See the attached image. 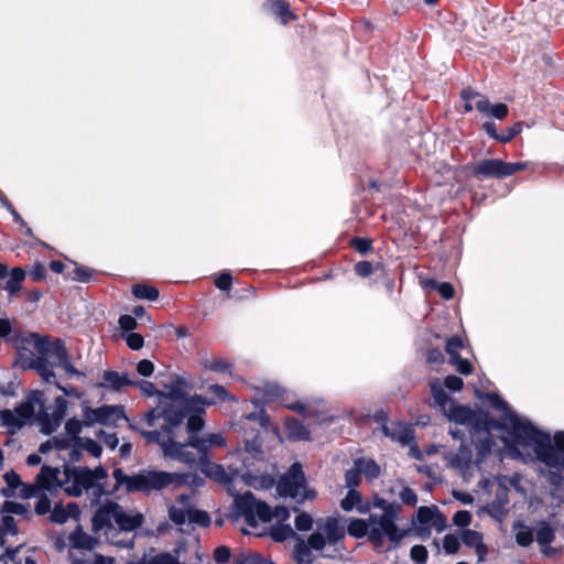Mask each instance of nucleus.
<instances>
[{
	"label": "nucleus",
	"mask_w": 564,
	"mask_h": 564,
	"mask_svg": "<svg viewBox=\"0 0 564 564\" xmlns=\"http://www.w3.org/2000/svg\"><path fill=\"white\" fill-rule=\"evenodd\" d=\"M198 464L202 473L224 485L230 486L237 481H242L247 486L258 489L270 487L273 482L268 475H253L250 471L240 473L238 470L227 473L221 465L212 463L209 457L198 458Z\"/></svg>",
	"instance_id": "nucleus-11"
},
{
	"label": "nucleus",
	"mask_w": 564,
	"mask_h": 564,
	"mask_svg": "<svg viewBox=\"0 0 564 564\" xmlns=\"http://www.w3.org/2000/svg\"><path fill=\"white\" fill-rule=\"evenodd\" d=\"M411 558L416 564H425V562L427 560V550H426V547L423 546V545H414L411 549Z\"/></svg>",
	"instance_id": "nucleus-54"
},
{
	"label": "nucleus",
	"mask_w": 564,
	"mask_h": 564,
	"mask_svg": "<svg viewBox=\"0 0 564 564\" xmlns=\"http://www.w3.org/2000/svg\"><path fill=\"white\" fill-rule=\"evenodd\" d=\"M280 496L300 498L301 500L314 499L316 492L305 487V476L300 463H294L284 474L276 486Z\"/></svg>",
	"instance_id": "nucleus-13"
},
{
	"label": "nucleus",
	"mask_w": 564,
	"mask_h": 564,
	"mask_svg": "<svg viewBox=\"0 0 564 564\" xmlns=\"http://www.w3.org/2000/svg\"><path fill=\"white\" fill-rule=\"evenodd\" d=\"M516 541L521 546H529L533 542V531L527 527L519 524L514 528Z\"/></svg>",
	"instance_id": "nucleus-37"
},
{
	"label": "nucleus",
	"mask_w": 564,
	"mask_h": 564,
	"mask_svg": "<svg viewBox=\"0 0 564 564\" xmlns=\"http://www.w3.org/2000/svg\"><path fill=\"white\" fill-rule=\"evenodd\" d=\"M462 540L458 534H446L443 538V550L446 554L452 555L458 553L460 550Z\"/></svg>",
	"instance_id": "nucleus-36"
},
{
	"label": "nucleus",
	"mask_w": 564,
	"mask_h": 564,
	"mask_svg": "<svg viewBox=\"0 0 564 564\" xmlns=\"http://www.w3.org/2000/svg\"><path fill=\"white\" fill-rule=\"evenodd\" d=\"M52 448L67 449V448H69V442L67 440H64V438L54 437L52 440L46 441L45 443H42L40 445L39 451L41 453H47Z\"/></svg>",
	"instance_id": "nucleus-44"
},
{
	"label": "nucleus",
	"mask_w": 564,
	"mask_h": 564,
	"mask_svg": "<svg viewBox=\"0 0 564 564\" xmlns=\"http://www.w3.org/2000/svg\"><path fill=\"white\" fill-rule=\"evenodd\" d=\"M132 293L138 299L155 301L159 297V290L147 284H137L132 289Z\"/></svg>",
	"instance_id": "nucleus-35"
},
{
	"label": "nucleus",
	"mask_w": 564,
	"mask_h": 564,
	"mask_svg": "<svg viewBox=\"0 0 564 564\" xmlns=\"http://www.w3.org/2000/svg\"><path fill=\"white\" fill-rule=\"evenodd\" d=\"M399 514H370V543L376 549H390L398 545L408 534L406 529L398 527Z\"/></svg>",
	"instance_id": "nucleus-10"
},
{
	"label": "nucleus",
	"mask_w": 564,
	"mask_h": 564,
	"mask_svg": "<svg viewBox=\"0 0 564 564\" xmlns=\"http://www.w3.org/2000/svg\"><path fill=\"white\" fill-rule=\"evenodd\" d=\"M444 386L452 391H460L463 389V379L457 376H447Z\"/></svg>",
	"instance_id": "nucleus-63"
},
{
	"label": "nucleus",
	"mask_w": 564,
	"mask_h": 564,
	"mask_svg": "<svg viewBox=\"0 0 564 564\" xmlns=\"http://www.w3.org/2000/svg\"><path fill=\"white\" fill-rule=\"evenodd\" d=\"M140 391L142 392V394L147 395V397H152L154 394H158L160 392H158L156 390V387L154 386V383L150 382V381H135V384Z\"/></svg>",
	"instance_id": "nucleus-60"
},
{
	"label": "nucleus",
	"mask_w": 564,
	"mask_h": 564,
	"mask_svg": "<svg viewBox=\"0 0 564 564\" xmlns=\"http://www.w3.org/2000/svg\"><path fill=\"white\" fill-rule=\"evenodd\" d=\"M283 405L288 409H291V410L302 414L304 417H310L315 414L314 411L307 404L302 403V402L283 403Z\"/></svg>",
	"instance_id": "nucleus-53"
},
{
	"label": "nucleus",
	"mask_w": 564,
	"mask_h": 564,
	"mask_svg": "<svg viewBox=\"0 0 564 564\" xmlns=\"http://www.w3.org/2000/svg\"><path fill=\"white\" fill-rule=\"evenodd\" d=\"M412 525L421 535H430L432 530L442 532L447 527L446 517L436 506H422L417 509L416 514L412 518Z\"/></svg>",
	"instance_id": "nucleus-16"
},
{
	"label": "nucleus",
	"mask_w": 564,
	"mask_h": 564,
	"mask_svg": "<svg viewBox=\"0 0 564 564\" xmlns=\"http://www.w3.org/2000/svg\"><path fill=\"white\" fill-rule=\"evenodd\" d=\"M355 462L361 475L364 474L368 480L376 479L380 475V467L375 460L359 458Z\"/></svg>",
	"instance_id": "nucleus-32"
},
{
	"label": "nucleus",
	"mask_w": 564,
	"mask_h": 564,
	"mask_svg": "<svg viewBox=\"0 0 564 564\" xmlns=\"http://www.w3.org/2000/svg\"><path fill=\"white\" fill-rule=\"evenodd\" d=\"M390 492L392 495L397 494L402 503L406 506L414 507L417 503L416 492L412 488L405 486L403 481H397L393 487H391Z\"/></svg>",
	"instance_id": "nucleus-28"
},
{
	"label": "nucleus",
	"mask_w": 564,
	"mask_h": 564,
	"mask_svg": "<svg viewBox=\"0 0 564 564\" xmlns=\"http://www.w3.org/2000/svg\"><path fill=\"white\" fill-rule=\"evenodd\" d=\"M169 518L177 525L189 522L199 527H208L210 523L208 513L196 509L189 495L177 496L176 505L169 508Z\"/></svg>",
	"instance_id": "nucleus-12"
},
{
	"label": "nucleus",
	"mask_w": 564,
	"mask_h": 564,
	"mask_svg": "<svg viewBox=\"0 0 564 564\" xmlns=\"http://www.w3.org/2000/svg\"><path fill=\"white\" fill-rule=\"evenodd\" d=\"M214 404V400H207L200 395H192L186 402L185 406L181 410L187 416V431L189 433H196L204 426L203 414H205V408Z\"/></svg>",
	"instance_id": "nucleus-19"
},
{
	"label": "nucleus",
	"mask_w": 564,
	"mask_h": 564,
	"mask_svg": "<svg viewBox=\"0 0 564 564\" xmlns=\"http://www.w3.org/2000/svg\"><path fill=\"white\" fill-rule=\"evenodd\" d=\"M137 371L139 375H141L143 377H149L154 371V365L152 361H150L148 359H142L137 365Z\"/></svg>",
	"instance_id": "nucleus-64"
},
{
	"label": "nucleus",
	"mask_w": 564,
	"mask_h": 564,
	"mask_svg": "<svg viewBox=\"0 0 564 564\" xmlns=\"http://www.w3.org/2000/svg\"><path fill=\"white\" fill-rule=\"evenodd\" d=\"M93 275V271L85 267H77L73 271L72 279L79 282H88Z\"/></svg>",
	"instance_id": "nucleus-58"
},
{
	"label": "nucleus",
	"mask_w": 564,
	"mask_h": 564,
	"mask_svg": "<svg viewBox=\"0 0 564 564\" xmlns=\"http://www.w3.org/2000/svg\"><path fill=\"white\" fill-rule=\"evenodd\" d=\"M175 444L184 445L185 449H183V453L187 455L189 458H192L191 462H186L184 459H180L181 462L185 464H194L196 462V457L194 454L188 452V447H193L198 453V458L208 457V451L212 447H224L226 445V441L224 436L219 433H213L208 434L205 437H197L195 435H191L188 438V442L186 444L177 443L174 441Z\"/></svg>",
	"instance_id": "nucleus-17"
},
{
	"label": "nucleus",
	"mask_w": 564,
	"mask_h": 564,
	"mask_svg": "<svg viewBox=\"0 0 564 564\" xmlns=\"http://www.w3.org/2000/svg\"><path fill=\"white\" fill-rule=\"evenodd\" d=\"M134 384L135 381L131 380L128 373H120L113 370H106L102 373V381L99 382L97 387L100 389L119 392L123 388Z\"/></svg>",
	"instance_id": "nucleus-23"
},
{
	"label": "nucleus",
	"mask_w": 564,
	"mask_h": 564,
	"mask_svg": "<svg viewBox=\"0 0 564 564\" xmlns=\"http://www.w3.org/2000/svg\"><path fill=\"white\" fill-rule=\"evenodd\" d=\"M74 446L82 447L83 449L87 451L94 457H99L102 452V448L98 442H96L91 438H86V437L78 438L77 443Z\"/></svg>",
	"instance_id": "nucleus-38"
},
{
	"label": "nucleus",
	"mask_w": 564,
	"mask_h": 564,
	"mask_svg": "<svg viewBox=\"0 0 564 564\" xmlns=\"http://www.w3.org/2000/svg\"><path fill=\"white\" fill-rule=\"evenodd\" d=\"M360 476H361V471H359V468L356 466V463H355L354 467L351 469L347 470V473L345 475L346 486L349 489H355L360 482Z\"/></svg>",
	"instance_id": "nucleus-47"
},
{
	"label": "nucleus",
	"mask_w": 564,
	"mask_h": 564,
	"mask_svg": "<svg viewBox=\"0 0 564 564\" xmlns=\"http://www.w3.org/2000/svg\"><path fill=\"white\" fill-rule=\"evenodd\" d=\"M69 543L75 549L93 550L97 541L85 533L80 527L69 534Z\"/></svg>",
	"instance_id": "nucleus-27"
},
{
	"label": "nucleus",
	"mask_w": 564,
	"mask_h": 564,
	"mask_svg": "<svg viewBox=\"0 0 564 564\" xmlns=\"http://www.w3.org/2000/svg\"><path fill=\"white\" fill-rule=\"evenodd\" d=\"M347 532L350 536L360 539L367 536L370 541V521L368 519H352L349 521Z\"/></svg>",
	"instance_id": "nucleus-30"
},
{
	"label": "nucleus",
	"mask_w": 564,
	"mask_h": 564,
	"mask_svg": "<svg viewBox=\"0 0 564 564\" xmlns=\"http://www.w3.org/2000/svg\"><path fill=\"white\" fill-rule=\"evenodd\" d=\"M18 533V528L15 521L12 516L2 513V520L0 525V539L10 534L15 535Z\"/></svg>",
	"instance_id": "nucleus-40"
},
{
	"label": "nucleus",
	"mask_w": 564,
	"mask_h": 564,
	"mask_svg": "<svg viewBox=\"0 0 564 564\" xmlns=\"http://www.w3.org/2000/svg\"><path fill=\"white\" fill-rule=\"evenodd\" d=\"M449 362L456 367V370L462 375H470L474 370L473 365L467 360L463 359L459 355L449 358Z\"/></svg>",
	"instance_id": "nucleus-45"
},
{
	"label": "nucleus",
	"mask_w": 564,
	"mask_h": 564,
	"mask_svg": "<svg viewBox=\"0 0 564 564\" xmlns=\"http://www.w3.org/2000/svg\"><path fill=\"white\" fill-rule=\"evenodd\" d=\"M340 507L345 511L356 508L360 513L369 511L368 503H362L361 495L356 489H349L346 497L340 501Z\"/></svg>",
	"instance_id": "nucleus-25"
},
{
	"label": "nucleus",
	"mask_w": 564,
	"mask_h": 564,
	"mask_svg": "<svg viewBox=\"0 0 564 564\" xmlns=\"http://www.w3.org/2000/svg\"><path fill=\"white\" fill-rule=\"evenodd\" d=\"M44 402L43 392H33L25 402H22L14 410L0 411L2 425L11 430L21 429L33 416L35 406L43 408Z\"/></svg>",
	"instance_id": "nucleus-15"
},
{
	"label": "nucleus",
	"mask_w": 564,
	"mask_h": 564,
	"mask_svg": "<svg viewBox=\"0 0 564 564\" xmlns=\"http://www.w3.org/2000/svg\"><path fill=\"white\" fill-rule=\"evenodd\" d=\"M9 279L3 289L10 296L19 293L22 289V283L26 276V272L21 267H14L8 274Z\"/></svg>",
	"instance_id": "nucleus-26"
},
{
	"label": "nucleus",
	"mask_w": 564,
	"mask_h": 564,
	"mask_svg": "<svg viewBox=\"0 0 564 564\" xmlns=\"http://www.w3.org/2000/svg\"><path fill=\"white\" fill-rule=\"evenodd\" d=\"M270 8L271 11L281 19L283 24H286L290 20L295 18L290 11V6L285 0H271Z\"/></svg>",
	"instance_id": "nucleus-31"
},
{
	"label": "nucleus",
	"mask_w": 564,
	"mask_h": 564,
	"mask_svg": "<svg viewBox=\"0 0 564 564\" xmlns=\"http://www.w3.org/2000/svg\"><path fill=\"white\" fill-rule=\"evenodd\" d=\"M462 543L473 549L478 557V562H484L489 553V547L484 542V534L476 530L464 529L459 531Z\"/></svg>",
	"instance_id": "nucleus-21"
},
{
	"label": "nucleus",
	"mask_w": 564,
	"mask_h": 564,
	"mask_svg": "<svg viewBox=\"0 0 564 564\" xmlns=\"http://www.w3.org/2000/svg\"><path fill=\"white\" fill-rule=\"evenodd\" d=\"M51 520L55 523H64L68 520L64 505H55L51 512Z\"/></svg>",
	"instance_id": "nucleus-55"
},
{
	"label": "nucleus",
	"mask_w": 564,
	"mask_h": 564,
	"mask_svg": "<svg viewBox=\"0 0 564 564\" xmlns=\"http://www.w3.org/2000/svg\"><path fill=\"white\" fill-rule=\"evenodd\" d=\"M107 478L104 468L95 469L84 467L64 466L63 469L44 466L36 477V484L40 488L48 491L63 489L65 494L78 497L84 490L90 491L93 502L98 501L101 496L109 494L102 485Z\"/></svg>",
	"instance_id": "nucleus-3"
},
{
	"label": "nucleus",
	"mask_w": 564,
	"mask_h": 564,
	"mask_svg": "<svg viewBox=\"0 0 564 564\" xmlns=\"http://www.w3.org/2000/svg\"><path fill=\"white\" fill-rule=\"evenodd\" d=\"M231 282L232 279L230 273L228 272H223L215 279V285L223 291L229 290L231 286Z\"/></svg>",
	"instance_id": "nucleus-61"
},
{
	"label": "nucleus",
	"mask_w": 564,
	"mask_h": 564,
	"mask_svg": "<svg viewBox=\"0 0 564 564\" xmlns=\"http://www.w3.org/2000/svg\"><path fill=\"white\" fill-rule=\"evenodd\" d=\"M112 476L116 480V488L124 486L128 492L141 491L145 494L153 490H161L170 485L185 484L188 478V475L184 474L148 469L128 476L120 468H116Z\"/></svg>",
	"instance_id": "nucleus-7"
},
{
	"label": "nucleus",
	"mask_w": 564,
	"mask_h": 564,
	"mask_svg": "<svg viewBox=\"0 0 564 564\" xmlns=\"http://www.w3.org/2000/svg\"><path fill=\"white\" fill-rule=\"evenodd\" d=\"M83 416L88 425L116 424L119 420L126 419L122 405H102L96 409L87 406L83 410Z\"/></svg>",
	"instance_id": "nucleus-20"
},
{
	"label": "nucleus",
	"mask_w": 564,
	"mask_h": 564,
	"mask_svg": "<svg viewBox=\"0 0 564 564\" xmlns=\"http://www.w3.org/2000/svg\"><path fill=\"white\" fill-rule=\"evenodd\" d=\"M228 490L235 496V507L238 514L245 519L251 529L257 528L258 521L269 522L273 518L286 519L289 517L285 508L281 507L272 510L267 503L258 501L251 492L236 495L230 487Z\"/></svg>",
	"instance_id": "nucleus-9"
},
{
	"label": "nucleus",
	"mask_w": 564,
	"mask_h": 564,
	"mask_svg": "<svg viewBox=\"0 0 564 564\" xmlns=\"http://www.w3.org/2000/svg\"><path fill=\"white\" fill-rule=\"evenodd\" d=\"M22 343L35 349L37 355L30 360L29 368L35 370L44 381L51 382L55 379V366L62 367L67 376H85L73 367L63 340L51 341L33 333L23 337Z\"/></svg>",
	"instance_id": "nucleus-4"
},
{
	"label": "nucleus",
	"mask_w": 564,
	"mask_h": 564,
	"mask_svg": "<svg viewBox=\"0 0 564 564\" xmlns=\"http://www.w3.org/2000/svg\"><path fill=\"white\" fill-rule=\"evenodd\" d=\"M529 162H506L501 159H485L473 169L477 178H505L530 167Z\"/></svg>",
	"instance_id": "nucleus-14"
},
{
	"label": "nucleus",
	"mask_w": 564,
	"mask_h": 564,
	"mask_svg": "<svg viewBox=\"0 0 564 564\" xmlns=\"http://www.w3.org/2000/svg\"><path fill=\"white\" fill-rule=\"evenodd\" d=\"M522 131V123L517 122L512 127H510L506 133L499 135V141L502 143L510 142L516 135H518Z\"/></svg>",
	"instance_id": "nucleus-57"
},
{
	"label": "nucleus",
	"mask_w": 564,
	"mask_h": 564,
	"mask_svg": "<svg viewBox=\"0 0 564 564\" xmlns=\"http://www.w3.org/2000/svg\"><path fill=\"white\" fill-rule=\"evenodd\" d=\"M127 345L133 350H139L143 346V337L138 333H128L124 336Z\"/></svg>",
	"instance_id": "nucleus-56"
},
{
	"label": "nucleus",
	"mask_w": 564,
	"mask_h": 564,
	"mask_svg": "<svg viewBox=\"0 0 564 564\" xmlns=\"http://www.w3.org/2000/svg\"><path fill=\"white\" fill-rule=\"evenodd\" d=\"M68 402L63 397H57L54 400V405L51 412L47 409L40 408L37 414V423L41 427V432L44 434H52L61 425L63 419L66 415Z\"/></svg>",
	"instance_id": "nucleus-18"
},
{
	"label": "nucleus",
	"mask_w": 564,
	"mask_h": 564,
	"mask_svg": "<svg viewBox=\"0 0 564 564\" xmlns=\"http://www.w3.org/2000/svg\"><path fill=\"white\" fill-rule=\"evenodd\" d=\"M355 272L361 278H366L373 272V267L369 261H359L355 264Z\"/></svg>",
	"instance_id": "nucleus-62"
},
{
	"label": "nucleus",
	"mask_w": 564,
	"mask_h": 564,
	"mask_svg": "<svg viewBox=\"0 0 564 564\" xmlns=\"http://www.w3.org/2000/svg\"><path fill=\"white\" fill-rule=\"evenodd\" d=\"M119 326L122 332L131 333L137 327V321L131 315H121L119 318Z\"/></svg>",
	"instance_id": "nucleus-59"
},
{
	"label": "nucleus",
	"mask_w": 564,
	"mask_h": 564,
	"mask_svg": "<svg viewBox=\"0 0 564 564\" xmlns=\"http://www.w3.org/2000/svg\"><path fill=\"white\" fill-rule=\"evenodd\" d=\"M237 564H272L270 561L265 560L258 553H249L241 555L237 560Z\"/></svg>",
	"instance_id": "nucleus-49"
},
{
	"label": "nucleus",
	"mask_w": 564,
	"mask_h": 564,
	"mask_svg": "<svg viewBox=\"0 0 564 564\" xmlns=\"http://www.w3.org/2000/svg\"><path fill=\"white\" fill-rule=\"evenodd\" d=\"M313 523H314L313 517L311 514H308V513H305V512H301L295 518V528L299 531H308V530H311L312 527H313Z\"/></svg>",
	"instance_id": "nucleus-48"
},
{
	"label": "nucleus",
	"mask_w": 564,
	"mask_h": 564,
	"mask_svg": "<svg viewBox=\"0 0 564 564\" xmlns=\"http://www.w3.org/2000/svg\"><path fill=\"white\" fill-rule=\"evenodd\" d=\"M475 108L482 113H488L496 119L502 120L508 116L509 108L505 104L490 105L487 98H479L475 102Z\"/></svg>",
	"instance_id": "nucleus-24"
},
{
	"label": "nucleus",
	"mask_w": 564,
	"mask_h": 564,
	"mask_svg": "<svg viewBox=\"0 0 564 564\" xmlns=\"http://www.w3.org/2000/svg\"><path fill=\"white\" fill-rule=\"evenodd\" d=\"M463 339L459 336H453L447 339L446 343V352L449 355V358L455 357V355H459V349L463 348Z\"/></svg>",
	"instance_id": "nucleus-51"
},
{
	"label": "nucleus",
	"mask_w": 564,
	"mask_h": 564,
	"mask_svg": "<svg viewBox=\"0 0 564 564\" xmlns=\"http://www.w3.org/2000/svg\"><path fill=\"white\" fill-rule=\"evenodd\" d=\"M471 520L473 516L467 510H459L453 517V523L458 528H463V530L467 529V527L471 523Z\"/></svg>",
	"instance_id": "nucleus-46"
},
{
	"label": "nucleus",
	"mask_w": 564,
	"mask_h": 564,
	"mask_svg": "<svg viewBox=\"0 0 564 564\" xmlns=\"http://www.w3.org/2000/svg\"><path fill=\"white\" fill-rule=\"evenodd\" d=\"M162 386L165 392L159 393L156 408L144 414L149 426H154L155 422L162 419L161 430L142 431L141 434L148 442L159 444L165 456L191 462L192 458L183 453L185 446L174 443V429L185 419L181 408L185 406V402L191 398L187 397V392L193 384L186 377L173 375Z\"/></svg>",
	"instance_id": "nucleus-2"
},
{
	"label": "nucleus",
	"mask_w": 564,
	"mask_h": 564,
	"mask_svg": "<svg viewBox=\"0 0 564 564\" xmlns=\"http://www.w3.org/2000/svg\"><path fill=\"white\" fill-rule=\"evenodd\" d=\"M431 285L437 290L440 295L445 300H451L454 296V288L448 282L437 283L435 281L430 282Z\"/></svg>",
	"instance_id": "nucleus-50"
},
{
	"label": "nucleus",
	"mask_w": 564,
	"mask_h": 564,
	"mask_svg": "<svg viewBox=\"0 0 564 564\" xmlns=\"http://www.w3.org/2000/svg\"><path fill=\"white\" fill-rule=\"evenodd\" d=\"M3 479L8 485V488L3 489V495L6 497H11L14 495L15 489L21 485L20 476L15 471L11 470L4 474Z\"/></svg>",
	"instance_id": "nucleus-39"
},
{
	"label": "nucleus",
	"mask_w": 564,
	"mask_h": 564,
	"mask_svg": "<svg viewBox=\"0 0 564 564\" xmlns=\"http://www.w3.org/2000/svg\"><path fill=\"white\" fill-rule=\"evenodd\" d=\"M285 431L288 437L293 441H305L310 438L308 431L296 419L288 417L285 420Z\"/></svg>",
	"instance_id": "nucleus-29"
},
{
	"label": "nucleus",
	"mask_w": 564,
	"mask_h": 564,
	"mask_svg": "<svg viewBox=\"0 0 564 564\" xmlns=\"http://www.w3.org/2000/svg\"><path fill=\"white\" fill-rule=\"evenodd\" d=\"M373 506L382 510L381 514H400L401 507L397 503L388 502L383 498L376 497L373 499Z\"/></svg>",
	"instance_id": "nucleus-42"
},
{
	"label": "nucleus",
	"mask_w": 564,
	"mask_h": 564,
	"mask_svg": "<svg viewBox=\"0 0 564 564\" xmlns=\"http://www.w3.org/2000/svg\"><path fill=\"white\" fill-rule=\"evenodd\" d=\"M143 523V516L139 512L124 511L118 503L107 501L101 505L93 517V530L102 534L111 544L121 547H131L130 538L117 536L121 532H132Z\"/></svg>",
	"instance_id": "nucleus-5"
},
{
	"label": "nucleus",
	"mask_w": 564,
	"mask_h": 564,
	"mask_svg": "<svg viewBox=\"0 0 564 564\" xmlns=\"http://www.w3.org/2000/svg\"><path fill=\"white\" fill-rule=\"evenodd\" d=\"M506 452L511 458L523 462L539 460L564 471V432H557L553 442L549 434L534 427L527 419L507 412L501 419Z\"/></svg>",
	"instance_id": "nucleus-1"
},
{
	"label": "nucleus",
	"mask_w": 564,
	"mask_h": 564,
	"mask_svg": "<svg viewBox=\"0 0 564 564\" xmlns=\"http://www.w3.org/2000/svg\"><path fill=\"white\" fill-rule=\"evenodd\" d=\"M247 420L257 421L263 429H271L272 432L278 435L279 430L275 425L271 424L269 416L264 411H260L259 413H252L247 416Z\"/></svg>",
	"instance_id": "nucleus-43"
},
{
	"label": "nucleus",
	"mask_w": 564,
	"mask_h": 564,
	"mask_svg": "<svg viewBox=\"0 0 564 564\" xmlns=\"http://www.w3.org/2000/svg\"><path fill=\"white\" fill-rule=\"evenodd\" d=\"M433 400L441 408L444 415L456 424L466 425L475 431L480 430L485 423L480 415L469 406L455 403L444 391L441 382L434 380L430 383Z\"/></svg>",
	"instance_id": "nucleus-8"
},
{
	"label": "nucleus",
	"mask_w": 564,
	"mask_h": 564,
	"mask_svg": "<svg viewBox=\"0 0 564 564\" xmlns=\"http://www.w3.org/2000/svg\"><path fill=\"white\" fill-rule=\"evenodd\" d=\"M1 512L4 514H9V516L24 514V513H26V508L23 505L14 502V501H6L2 507Z\"/></svg>",
	"instance_id": "nucleus-52"
},
{
	"label": "nucleus",
	"mask_w": 564,
	"mask_h": 564,
	"mask_svg": "<svg viewBox=\"0 0 564 564\" xmlns=\"http://www.w3.org/2000/svg\"><path fill=\"white\" fill-rule=\"evenodd\" d=\"M271 538L276 542H282L294 535L290 525H274L270 531Z\"/></svg>",
	"instance_id": "nucleus-41"
},
{
	"label": "nucleus",
	"mask_w": 564,
	"mask_h": 564,
	"mask_svg": "<svg viewBox=\"0 0 564 564\" xmlns=\"http://www.w3.org/2000/svg\"><path fill=\"white\" fill-rule=\"evenodd\" d=\"M316 530L305 540L297 538L293 557L297 564H312L315 553H322L328 546H336L346 534L345 528L337 517H327L316 522Z\"/></svg>",
	"instance_id": "nucleus-6"
},
{
	"label": "nucleus",
	"mask_w": 564,
	"mask_h": 564,
	"mask_svg": "<svg viewBox=\"0 0 564 564\" xmlns=\"http://www.w3.org/2000/svg\"><path fill=\"white\" fill-rule=\"evenodd\" d=\"M386 436L402 446L409 445L414 440V431L410 424L403 422H391L382 426Z\"/></svg>",
	"instance_id": "nucleus-22"
},
{
	"label": "nucleus",
	"mask_w": 564,
	"mask_h": 564,
	"mask_svg": "<svg viewBox=\"0 0 564 564\" xmlns=\"http://www.w3.org/2000/svg\"><path fill=\"white\" fill-rule=\"evenodd\" d=\"M554 538L555 532L553 528H551L547 523L542 522L536 527L535 540L540 546L544 544H550L551 542H553Z\"/></svg>",
	"instance_id": "nucleus-33"
},
{
	"label": "nucleus",
	"mask_w": 564,
	"mask_h": 564,
	"mask_svg": "<svg viewBox=\"0 0 564 564\" xmlns=\"http://www.w3.org/2000/svg\"><path fill=\"white\" fill-rule=\"evenodd\" d=\"M83 422L77 419H69L65 423V431L69 438H66L69 442V447L75 445L80 438L78 435L82 432Z\"/></svg>",
	"instance_id": "nucleus-34"
}]
</instances>
